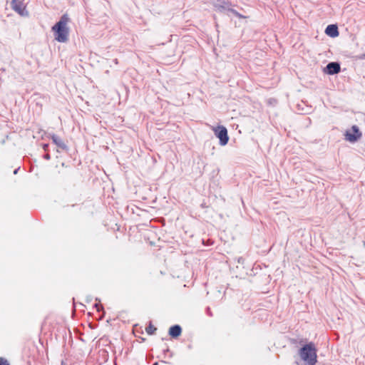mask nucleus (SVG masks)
<instances>
[{"label": "nucleus", "instance_id": "f257e3e1", "mask_svg": "<svg viewBox=\"0 0 365 365\" xmlns=\"http://www.w3.org/2000/svg\"><path fill=\"white\" fill-rule=\"evenodd\" d=\"M69 18L67 14H63L60 20L52 27V30L55 32V39L58 42L64 43L68 38V28L67 24Z\"/></svg>", "mask_w": 365, "mask_h": 365}, {"label": "nucleus", "instance_id": "7ed1b4c3", "mask_svg": "<svg viewBox=\"0 0 365 365\" xmlns=\"http://www.w3.org/2000/svg\"><path fill=\"white\" fill-rule=\"evenodd\" d=\"M213 131L216 137L220 140V144L222 146L227 144L229 140V136L227 134V130L225 126L218 125L213 128Z\"/></svg>", "mask_w": 365, "mask_h": 365}, {"label": "nucleus", "instance_id": "a211bd4d", "mask_svg": "<svg viewBox=\"0 0 365 365\" xmlns=\"http://www.w3.org/2000/svg\"><path fill=\"white\" fill-rule=\"evenodd\" d=\"M114 63H118L117 59H115V60L114 61Z\"/></svg>", "mask_w": 365, "mask_h": 365}, {"label": "nucleus", "instance_id": "f03ea898", "mask_svg": "<svg viewBox=\"0 0 365 365\" xmlns=\"http://www.w3.org/2000/svg\"><path fill=\"white\" fill-rule=\"evenodd\" d=\"M299 354L306 365H315L317 362V349L312 342L303 346L299 349Z\"/></svg>", "mask_w": 365, "mask_h": 365}, {"label": "nucleus", "instance_id": "f3484780", "mask_svg": "<svg viewBox=\"0 0 365 365\" xmlns=\"http://www.w3.org/2000/svg\"><path fill=\"white\" fill-rule=\"evenodd\" d=\"M19 168H16V169L14 171V174H16V173H17V172H18V170H19Z\"/></svg>", "mask_w": 365, "mask_h": 365}, {"label": "nucleus", "instance_id": "ddd939ff", "mask_svg": "<svg viewBox=\"0 0 365 365\" xmlns=\"http://www.w3.org/2000/svg\"><path fill=\"white\" fill-rule=\"evenodd\" d=\"M94 307L96 308L98 312H100L101 309H103V307L101 304H95Z\"/></svg>", "mask_w": 365, "mask_h": 365}, {"label": "nucleus", "instance_id": "0eeeda50", "mask_svg": "<svg viewBox=\"0 0 365 365\" xmlns=\"http://www.w3.org/2000/svg\"><path fill=\"white\" fill-rule=\"evenodd\" d=\"M324 71L329 75L336 74L340 71V65L337 62L329 63L327 65Z\"/></svg>", "mask_w": 365, "mask_h": 365}, {"label": "nucleus", "instance_id": "20e7f679", "mask_svg": "<svg viewBox=\"0 0 365 365\" xmlns=\"http://www.w3.org/2000/svg\"><path fill=\"white\" fill-rule=\"evenodd\" d=\"M217 2H218L217 4H215V7L220 12H224V13H226L227 14L229 13H232L235 16H238L240 18H243V19L246 18V16L239 14L236 10H235L233 9L229 8L227 6L226 1H217Z\"/></svg>", "mask_w": 365, "mask_h": 365}, {"label": "nucleus", "instance_id": "1a4fd4ad", "mask_svg": "<svg viewBox=\"0 0 365 365\" xmlns=\"http://www.w3.org/2000/svg\"><path fill=\"white\" fill-rule=\"evenodd\" d=\"M327 35L331 37H336L339 35L338 27L336 25H329L325 30Z\"/></svg>", "mask_w": 365, "mask_h": 365}, {"label": "nucleus", "instance_id": "2eb2a0df", "mask_svg": "<svg viewBox=\"0 0 365 365\" xmlns=\"http://www.w3.org/2000/svg\"><path fill=\"white\" fill-rule=\"evenodd\" d=\"M44 158L46 159V160H49L51 158V156L49 154H46L44 155Z\"/></svg>", "mask_w": 365, "mask_h": 365}, {"label": "nucleus", "instance_id": "39448f33", "mask_svg": "<svg viewBox=\"0 0 365 365\" xmlns=\"http://www.w3.org/2000/svg\"><path fill=\"white\" fill-rule=\"evenodd\" d=\"M10 7L21 16H27L29 15L24 1H10Z\"/></svg>", "mask_w": 365, "mask_h": 365}, {"label": "nucleus", "instance_id": "9b49d317", "mask_svg": "<svg viewBox=\"0 0 365 365\" xmlns=\"http://www.w3.org/2000/svg\"><path fill=\"white\" fill-rule=\"evenodd\" d=\"M156 328L153 327L151 324H150L149 326L146 328V332L148 334H153Z\"/></svg>", "mask_w": 365, "mask_h": 365}, {"label": "nucleus", "instance_id": "4468645a", "mask_svg": "<svg viewBox=\"0 0 365 365\" xmlns=\"http://www.w3.org/2000/svg\"><path fill=\"white\" fill-rule=\"evenodd\" d=\"M358 59L364 60L365 59V53H363V54H361L360 56H359Z\"/></svg>", "mask_w": 365, "mask_h": 365}, {"label": "nucleus", "instance_id": "423d86ee", "mask_svg": "<svg viewBox=\"0 0 365 365\" xmlns=\"http://www.w3.org/2000/svg\"><path fill=\"white\" fill-rule=\"evenodd\" d=\"M351 129L354 133H352L349 131H346L345 133V138L351 143H354L361 137V133L359 131V128L356 125H353Z\"/></svg>", "mask_w": 365, "mask_h": 365}, {"label": "nucleus", "instance_id": "dca6fc26", "mask_svg": "<svg viewBox=\"0 0 365 365\" xmlns=\"http://www.w3.org/2000/svg\"><path fill=\"white\" fill-rule=\"evenodd\" d=\"M48 147V145L47 144L43 145V149H44L45 150H47Z\"/></svg>", "mask_w": 365, "mask_h": 365}, {"label": "nucleus", "instance_id": "f8f14e48", "mask_svg": "<svg viewBox=\"0 0 365 365\" xmlns=\"http://www.w3.org/2000/svg\"><path fill=\"white\" fill-rule=\"evenodd\" d=\"M0 365H10L9 361L4 359V358H0Z\"/></svg>", "mask_w": 365, "mask_h": 365}, {"label": "nucleus", "instance_id": "6e6552de", "mask_svg": "<svg viewBox=\"0 0 365 365\" xmlns=\"http://www.w3.org/2000/svg\"><path fill=\"white\" fill-rule=\"evenodd\" d=\"M51 138L53 143L55 145H56L58 146V148H59L63 150H68V146L66 145L64 141L60 137H58V135H56L55 134H52L51 135Z\"/></svg>", "mask_w": 365, "mask_h": 365}, {"label": "nucleus", "instance_id": "6ab92c4d", "mask_svg": "<svg viewBox=\"0 0 365 365\" xmlns=\"http://www.w3.org/2000/svg\"><path fill=\"white\" fill-rule=\"evenodd\" d=\"M153 365H158V363H157V362H155V363H154V364H153Z\"/></svg>", "mask_w": 365, "mask_h": 365}, {"label": "nucleus", "instance_id": "9d476101", "mask_svg": "<svg viewBox=\"0 0 365 365\" xmlns=\"http://www.w3.org/2000/svg\"><path fill=\"white\" fill-rule=\"evenodd\" d=\"M182 329L179 325L172 326L169 329V334L172 337H178L181 334Z\"/></svg>", "mask_w": 365, "mask_h": 365}]
</instances>
